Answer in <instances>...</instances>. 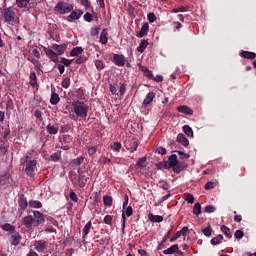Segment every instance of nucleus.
I'll use <instances>...</instances> for the list:
<instances>
[{"instance_id":"c756f323","label":"nucleus","mask_w":256,"mask_h":256,"mask_svg":"<svg viewBox=\"0 0 256 256\" xmlns=\"http://www.w3.org/2000/svg\"><path fill=\"white\" fill-rule=\"evenodd\" d=\"M44 51H45L47 57H49L50 59H55V57H57L55 55V50H53V46H51V48L45 49Z\"/></svg>"},{"instance_id":"338daca9","label":"nucleus","mask_w":256,"mask_h":256,"mask_svg":"<svg viewBox=\"0 0 256 256\" xmlns=\"http://www.w3.org/2000/svg\"><path fill=\"white\" fill-rule=\"evenodd\" d=\"M157 153H159V155H165V153H167V150L163 147H159L157 148Z\"/></svg>"},{"instance_id":"603ef678","label":"nucleus","mask_w":256,"mask_h":256,"mask_svg":"<svg viewBox=\"0 0 256 256\" xmlns=\"http://www.w3.org/2000/svg\"><path fill=\"white\" fill-rule=\"evenodd\" d=\"M60 62L62 63V65L69 67V65H71V63H73V60H69L67 58H62Z\"/></svg>"},{"instance_id":"cd10ccee","label":"nucleus","mask_w":256,"mask_h":256,"mask_svg":"<svg viewBox=\"0 0 256 256\" xmlns=\"http://www.w3.org/2000/svg\"><path fill=\"white\" fill-rule=\"evenodd\" d=\"M147 45H149V42H147V40H142L139 47L137 48L139 53H143L145 49H147Z\"/></svg>"},{"instance_id":"9d476101","label":"nucleus","mask_w":256,"mask_h":256,"mask_svg":"<svg viewBox=\"0 0 256 256\" xmlns=\"http://www.w3.org/2000/svg\"><path fill=\"white\" fill-rule=\"evenodd\" d=\"M32 247H34V249L36 251H38L39 253L43 252L44 250L47 249V243L46 242H43V241H35L33 244H32Z\"/></svg>"},{"instance_id":"ddd939ff","label":"nucleus","mask_w":256,"mask_h":256,"mask_svg":"<svg viewBox=\"0 0 256 256\" xmlns=\"http://www.w3.org/2000/svg\"><path fill=\"white\" fill-rule=\"evenodd\" d=\"M114 61L115 65H118V67H123L125 65V57L123 55L115 54Z\"/></svg>"},{"instance_id":"58836bf2","label":"nucleus","mask_w":256,"mask_h":256,"mask_svg":"<svg viewBox=\"0 0 256 256\" xmlns=\"http://www.w3.org/2000/svg\"><path fill=\"white\" fill-rule=\"evenodd\" d=\"M147 161L146 157H142L140 158L137 163H136V167H139L140 169L145 167V162Z\"/></svg>"},{"instance_id":"864d4df0","label":"nucleus","mask_w":256,"mask_h":256,"mask_svg":"<svg viewBox=\"0 0 256 256\" xmlns=\"http://www.w3.org/2000/svg\"><path fill=\"white\" fill-rule=\"evenodd\" d=\"M202 233H204L206 237H211V227H206L202 229Z\"/></svg>"},{"instance_id":"473e14b6","label":"nucleus","mask_w":256,"mask_h":256,"mask_svg":"<svg viewBox=\"0 0 256 256\" xmlns=\"http://www.w3.org/2000/svg\"><path fill=\"white\" fill-rule=\"evenodd\" d=\"M223 241V235H217L211 239V245H219Z\"/></svg>"},{"instance_id":"9b49d317","label":"nucleus","mask_w":256,"mask_h":256,"mask_svg":"<svg viewBox=\"0 0 256 256\" xmlns=\"http://www.w3.org/2000/svg\"><path fill=\"white\" fill-rule=\"evenodd\" d=\"M46 131H47V133H49V135H57V133H59V125H57V124H54V125L49 124L46 127Z\"/></svg>"},{"instance_id":"7ed1b4c3","label":"nucleus","mask_w":256,"mask_h":256,"mask_svg":"<svg viewBox=\"0 0 256 256\" xmlns=\"http://www.w3.org/2000/svg\"><path fill=\"white\" fill-rule=\"evenodd\" d=\"M22 225L28 230L33 231L35 229V222L32 215H27L22 218Z\"/></svg>"},{"instance_id":"e2e57ef3","label":"nucleus","mask_w":256,"mask_h":256,"mask_svg":"<svg viewBox=\"0 0 256 256\" xmlns=\"http://www.w3.org/2000/svg\"><path fill=\"white\" fill-rule=\"evenodd\" d=\"M81 5H83L85 9H89V7H91V3H89V0H81Z\"/></svg>"},{"instance_id":"4468645a","label":"nucleus","mask_w":256,"mask_h":256,"mask_svg":"<svg viewBox=\"0 0 256 256\" xmlns=\"http://www.w3.org/2000/svg\"><path fill=\"white\" fill-rule=\"evenodd\" d=\"M176 141L177 143H181L183 147H189V140L183 134H178Z\"/></svg>"},{"instance_id":"bf43d9fd","label":"nucleus","mask_w":256,"mask_h":256,"mask_svg":"<svg viewBox=\"0 0 256 256\" xmlns=\"http://www.w3.org/2000/svg\"><path fill=\"white\" fill-rule=\"evenodd\" d=\"M84 19L85 21H88V23H91L92 19H93V15H91V13L87 12L85 15H84Z\"/></svg>"},{"instance_id":"a878e982","label":"nucleus","mask_w":256,"mask_h":256,"mask_svg":"<svg viewBox=\"0 0 256 256\" xmlns=\"http://www.w3.org/2000/svg\"><path fill=\"white\" fill-rule=\"evenodd\" d=\"M103 203L106 207H111V205H113V197L103 196Z\"/></svg>"},{"instance_id":"052dcab7","label":"nucleus","mask_w":256,"mask_h":256,"mask_svg":"<svg viewBox=\"0 0 256 256\" xmlns=\"http://www.w3.org/2000/svg\"><path fill=\"white\" fill-rule=\"evenodd\" d=\"M180 237H181V232H176V234H174L173 237L170 238V242L173 243V241H177V239Z\"/></svg>"},{"instance_id":"3c124183","label":"nucleus","mask_w":256,"mask_h":256,"mask_svg":"<svg viewBox=\"0 0 256 256\" xmlns=\"http://www.w3.org/2000/svg\"><path fill=\"white\" fill-rule=\"evenodd\" d=\"M186 201L187 203L193 204L195 202V197H193V194H186Z\"/></svg>"},{"instance_id":"6e6552de","label":"nucleus","mask_w":256,"mask_h":256,"mask_svg":"<svg viewBox=\"0 0 256 256\" xmlns=\"http://www.w3.org/2000/svg\"><path fill=\"white\" fill-rule=\"evenodd\" d=\"M52 49L54 51L55 56L57 57L59 55H63V53L67 51V44H61V45L53 44Z\"/></svg>"},{"instance_id":"aec40b11","label":"nucleus","mask_w":256,"mask_h":256,"mask_svg":"<svg viewBox=\"0 0 256 256\" xmlns=\"http://www.w3.org/2000/svg\"><path fill=\"white\" fill-rule=\"evenodd\" d=\"M155 99L154 92H150L147 94L146 98L143 101V105H150V103H153V100Z\"/></svg>"},{"instance_id":"de8ad7c7","label":"nucleus","mask_w":256,"mask_h":256,"mask_svg":"<svg viewBox=\"0 0 256 256\" xmlns=\"http://www.w3.org/2000/svg\"><path fill=\"white\" fill-rule=\"evenodd\" d=\"M69 85H71V80L69 78H65L62 81V87H64V89H68Z\"/></svg>"},{"instance_id":"0eeeda50","label":"nucleus","mask_w":256,"mask_h":256,"mask_svg":"<svg viewBox=\"0 0 256 256\" xmlns=\"http://www.w3.org/2000/svg\"><path fill=\"white\" fill-rule=\"evenodd\" d=\"M32 217L34 219V225L36 227H39V225H43V223H45V216L39 211H34Z\"/></svg>"},{"instance_id":"37998d69","label":"nucleus","mask_w":256,"mask_h":256,"mask_svg":"<svg viewBox=\"0 0 256 256\" xmlns=\"http://www.w3.org/2000/svg\"><path fill=\"white\" fill-rule=\"evenodd\" d=\"M121 143L119 142H115L113 145H111V149H113V151H121Z\"/></svg>"},{"instance_id":"5fc2aeb1","label":"nucleus","mask_w":256,"mask_h":256,"mask_svg":"<svg viewBox=\"0 0 256 256\" xmlns=\"http://www.w3.org/2000/svg\"><path fill=\"white\" fill-rule=\"evenodd\" d=\"M51 159H52V161H59V159H61V153L56 152V153L52 154Z\"/></svg>"},{"instance_id":"4d7b16f0","label":"nucleus","mask_w":256,"mask_h":256,"mask_svg":"<svg viewBox=\"0 0 256 256\" xmlns=\"http://www.w3.org/2000/svg\"><path fill=\"white\" fill-rule=\"evenodd\" d=\"M234 235L236 239H243V236L245 235V233H243V231L241 230H237Z\"/></svg>"},{"instance_id":"a18cd8bd","label":"nucleus","mask_w":256,"mask_h":256,"mask_svg":"<svg viewBox=\"0 0 256 256\" xmlns=\"http://www.w3.org/2000/svg\"><path fill=\"white\" fill-rule=\"evenodd\" d=\"M112 222H113V216H111V215H106V216L104 217V223H105L106 225H111Z\"/></svg>"},{"instance_id":"49530a36","label":"nucleus","mask_w":256,"mask_h":256,"mask_svg":"<svg viewBox=\"0 0 256 256\" xmlns=\"http://www.w3.org/2000/svg\"><path fill=\"white\" fill-rule=\"evenodd\" d=\"M142 71H144L146 77H148L149 79H153V72H151V70H149L148 68H144L142 69Z\"/></svg>"},{"instance_id":"f8f14e48","label":"nucleus","mask_w":256,"mask_h":256,"mask_svg":"<svg viewBox=\"0 0 256 256\" xmlns=\"http://www.w3.org/2000/svg\"><path fill=\"white\" fill-rule=\"evenodd\" d=\"M177 111H179V113H184V115H193V110L187 105L179 106Z\"/></svg>"},{"instance_id":"412c9836","label":"nucleus","mask_w":256,"mask_h":256,"mask_svg":"<svg viewBox=\"0 0 256 256\" xmlns=\"http://www.w3.org/2000/svg\"><path fill=\"white\" fill-rule=\"evenodd\" d=\"M30 2L31 0H16V6L19 9H27V5H29Z\"/></svg>"},{"instance_id":"bb28decb","label":"nucleus","mask_w":256,"mask_h":256,"mask_svg":"<svg viewBox=\"0 0 256 256\" xmlns=\"http://www.w3.org/2000/svg\"><path fill=\"white\" fill-rule=\"evenodd\" d=\"M107 30H103L100 34V43H102V45H106L108 38H107Z\"/></svg>"},{"instance_id":"423d86ee","label":"nucleus","mask_w":256,"mask_h":256,"mask_svg":"<svg viewBox=\"0 0 256 256\" xmlns=\"http://www.w3.org/2000/svg\"><path fill=\"white\" fill-rule=\"evenodd\" d=\"M4 19L6 23H13L15 21V10L13 8H6L4 10Z\"/></svg>"},{"instance_id":"f03ea898","label":"nucleus","mask_w":256,"mask_h":256,"mask_svg":"<svg viewBox=\"0 0 256 256\" xmlns=\"http://www.w3.org/2000/svg\"><path fill=\"white\" fill-rule=\"evenodd\" d=\"M54 10L60 15H65V13H71L73 11V5L65 2L58 3Z\"/></svg>"},{"instance_id":"79ce46f5","label":"nucleus","mask_w":256,"mask_h":256,"mask_svg":"<svg viewBox=\"0 0 256 256\" xmlns=\"http://www.w3.org/2000/svg\"><path fill=\"white\" fill-rule=\"evenodd\" d=\"M100 30L101 29L99 27H94V28L91 29L90 35L92 37H97V35H99Z\"/></svg>"},{"instance_id":"c9c22d12","label":"nucleus","mask_w":256,"mask_h":256,"mask_svg":"<svg viewBox=\"0 0 256 256\" xmlns=\"http://www.w3.org/2000/svg\"><path fill=\"white\" fill-rule=\"evenodd\" d=\"M193 215H201V204L199 202H197L193 207Z\"/></svg>"},{"instance_id":"ea45409f","label":"nucleus","mask_w":256,"mask_h":256,"mask_svg":"<svg viewBox=\"0 0 256 256\" xmlns=\"http://www.w3.org/2000/svg\"><path fill=\"white\" fill-rule=\"evenodd\" d=\"M215 187H217V182H207L205 184V189L209 190V189H215Z\"/></svg>"},{"instance_id":"7c9ffc66","label":"nucleus","mask_w":256,"mask_h":256,"mask_svg":"<svg viewBox=\"0 0 256 256\" xmlns=\"http://www.w3.org/2000/svg\"><path fill=\"white\" fill-rule=\"evenodd\" d=\"M178 161H177V155L172 154L169 157V167H175L177 165Z\"/></svg>"},{"instance_id":"f257e3e1","label":"nucleus","mask_w":256,"mask_h":256,"mask_svg":"<svg viewBox=\"0 0 256 256\" xmlns=\"http://www.w3.org/2000/svg\"><path fill=\"white\" fill-rule=\"evenodd\" d=\"M72 107L77 117H81L82 119H87V113L89 111V108L85 103L76 101L72 103Z\"/></svg>"},{"instance_id":"e433bc0d","label":"nucleus","mask_w":256,"mask_h":256,"mask_svg":"<svg viewBox=\"0 0 256 256\" xmlns=\"http://www.w3.org/2000/svg\"><path fill=\"white\" fill-rule=\"evenodd\" d=\"M221 231H222V233L223 234H225L226 235V237L228 238V239H231V230L227 227V226H225V225H223L222 227H221Z\"/></svg>"},{"instance_id":"680f3d73","label":"nucleus","mask_w":256,"mask_h":256,"mask_svg":"<svg viewBox=\"0 0 256 256\" xmlns=\"http://www.w3.org/2000/svg\"><path fill=\"white\" fill-rule=\"evenodd\" d=\"M119 94H120V97H123L125 95V84L120 85Z\"/></svg>"},{"instance_id":"f3484780","label":"nucleus","mask_w":256,"mask_h":256,"mask_svg":"<svg viewBox=\"0 0 256 256\" xmlns=\"http://www.w3.org/2000/svg\"><path fill=\"white\" fill-rule=\"evenodd\" d=\"M179 251V245L174 244L170 248L163 251L164 255H173V253H177Z\"/></svg>"},{"instance_id":"1a4fd4ad","label":"nucleus","mask_w":256,"mask_h":256,"mask_svg":"<svg viewBox=\"0 0 256 256\" xmlns=\"http://www.w3.org/2000/svg\"><path fill=\"white\" fill-rule=\"evenodd\" d=\"M9 241H10L11 245H17L18 243H20L21 235L19 234V232L15 231V230L13 232H11Z\"/></svg>"},{"instance_id":"2eb2a0df","label":"nucleus","mask_w":256,"mask_h":256,"mask_svg":"<svg viewBox=\"0 0 256 256\" xmlns=\"http://www.w3.org/2000/svg\"><path fill=\"white\" fill-rule=\"evenodd\" d=\"M81 15H83V11L81 10H75L68 16V21H73L81 18Z\"/></svg>"},{"instance_id":"69168bd1","label":"nucleus","mask_w":256,"mask_h":256,"mask_svg":"<svg viewBox=\"0 0 256 256\" xmlns=\"http://www.w3.org/2000/svg\"><path fill=\"white\" fill-rule=\"evenodd\" d=\"M152 80L156 81V83H161V81H163V76L161 75H157L156 77L153 76Z\"/></svg>"},{"instance_id":"4be33fe9","label":"nucleus","mask_w":256,"mask_h":256,"mask_svg":"<svg viewBox=\"0 0 256 256\" xmlns=\"http://www.w3.org/2000/svg\"><path fill=\"white\" fill-rule=\"evenodd\" d=\"M83 53V48L81 47H75L73 50L70 52L71 57H79Z\"/></svg>"},{"instance_id":"a19ab883","label":"nucleus","mask_w":256,"mask_h":256,"mask_svg":"<svg viewBox=\"0 0 256 256\" xmlns=\"http://www.w3.org/2000/svg\"><path fill=\"white\" fill-rule=\"evenodd\" d=\"M19 206L21 207V209L25 210L27 209V200L25 198H21L19 200Z\"/></svg>"},{"instance_id":"f704fd0d","label":"nucleus","mask_w":256,"mask_h":256,"mask_svg":"<svg viewBox=\"0 0 256 256\" xmlns=\"http://www.w3.org/2000/svg\"><path fill=\"white\" fill-rule=\"evenodd\" d=\"M30 85L32 87H37V75L35 74V72H32L30 74Z\"/></svg>"},{"instance_id":"c03bdc74","label":"nucleus","mask_w":256,"mask_h":256,"mask_svg":"<svg viewBox=\"0 0 256 256\" xmlns=\"http://www.w3.org/2000/svg\"><path fill=\"white\" fill-rule=\"evenodd\" d=\"M147 17L149 23H155V21H157V16H155L154 13H149Z\"/></svg>"},{"instance_id":"2f4dec72","label":"nucleus","mask_w":256,"mask_h":256,"mask_svg":"<svg viewBox=\"0 0 256 256\" xmlns=\"http://www.w3.org/2000/svg\"><path fill=\"white\" fill-rule=\"evenodd\" d=\"M183 132L185 135H187V137H193V129L189 127V125L183 126Z\"/></svg>"},{"instance_id":"72a5a7b5","label":"nucleus","mask_w":256,"mask_h":256,"mask_svg":"<svg viewBox=\"0 0 256 256\" xmlns=\"http://www.w3.org/2000/svg\"><path fill=\"white\" fill-rule=\"evenodd\" d=\"M93 226V224L91 223V221L87 222L86 225L83 228V233L84 236L89 235V233L91 232V227Z\"/></svg>"},{"instance_id":"6e6d98bb","label":"nucleus","mask_w":256,"mask_h":256,"mask_svg":"<svg viewBox=\"0 0 256 256\" xmlns=\"http://www.w3.org/2000/svg\"><path fill=\"white\" fill-rule=\"evenodd\" d=\"M31 55L36 57V59H40L41 57V53H39V50H37L36 48L32 49Z\"/></svg>"},{"instance_id":"20e7f679","label":"nucleus","mask_w":256,"mask_h":256,"mask_svg":"<svg viewBox=\"0 0 256 256\" xmlns=\"http://www.w3.org/2000/svg\"><path fill=\"white\" fill-rule=\"evenodd\" d=\"M125 145L130 153H134V151H137V147H139V142H137V139L135 138H128L125 141Z\"/></svg>"},{"instance_id":"774afa93","label":"nucleus","mask_w":256,"mask_h":256,"mask_svg":"<svg viewBox=\"0 0 256 256\" xmlns=\"http://www.w3.org/2000/svg\"><path fill=\"white\" fill-rule=\"evenodd\" d=\"M110 92L112 95H117V88L113 84H110Z\"/></svg>"},{"instance_id":"5701e85b","label":"nucleus","mask_w":256,"mask_h":256,"mask_svg":"<svg viewBox=\"0 0 256 256\" xmlns=\"http://www.w3.org/2000/svg\"><path fill=\"white\" fill-rule=\"evenodd\" d=\"M241 55L244 59H255L256 57V54L250 51H242Z\"/></svg>"},{"instance_id":"39448f33","label":"nucleus","mask_w":256,"mask_h":256,"mask_svg":"<svg viewBox=\"0 0 256 256\" xmlns=\"http://www.w3.org/2000/svg\"><path fill=\"white\" fill-rule=\"evenodd\" d=\"M35 169H37V160H30L25 168V173L29 177L35 175Z\"/></svg>"},{"instance_id":"dca6fc26","label":"nucleus","mask_w":256,"mask_h":256,"mask_svg":"<svg viewBox=\"0 0 256 256\" xmlns=\"http://www.w3.org/2000/svg\"><path fill=\"white\" fill-rule=\"evenodd\" d=\"M125 215H127V217H131L133 215V208L131 206H128L125 210V213L122 214V218H123V223H122V227L123 229H125V221H126V217Z\"/></svg>"},{"instance_id":"b1692460","label":"nucleus","mask_w":256,"mask_h":256,"mask_svg":"<svg viewBox=\"0 0 256 256\" xmlns=\"http://www.w3.org/2000/svg\"><path fill=\"white\" fill-rule=\"evenodd\" d=\"M83 161H84V158H83L82 156H80V157H78V158L72 160V161L70 162V165H71L72 167H79V165H81V163H83Z\"/></svg>"},{"instance_id":"8fccbe9b","label":"nucleus","mask_w":256,"mask_h":256,"mask_svg":"<svg viewBox=\"0 0 256 256\" xmlns=\"http://www.w3.org/2000/svg\"><path fill=\"white\" fill-rule=\"evenodd\" d=\"M205 213H215V206L208 205L204 209Z\"/></svg>"},{"instance_id":"6ab92c4d","label":"nucleus","mask_w":256,"mask_h":256,"mask_svg":"<svg viewBox=\"0 0 256 256\" xmlns=\"http://www.w3.org/2000/svg\"><path fill=\"white\" fill-rule=\"evenodd\" d=\"M148 219H149L152 223H161V222H163V216H161V215H153V214H150V215H148Z\"/></svg>"},{"instance_id":"4c0bfd02","label":"nucleus","mask_w":256,"mask_h":256,"mask_svg":"<svg viewBox=\"0 0 256 256\" xmlns=\"http://www.w3.org/2000/svg\"><path fill=\"white\" fill-rule=\"evenodd\" d=\"M2 229L4 231H9L10 233H13V231H15V227L11 224H4L2 225Z\"/></svg>"},{"instance_id":"393cba45","label":"nucleus","mask_w":256,"mask_h":256,"mask_svg":"<svg viewBox=\"0 0 256 256\" xmlns=\"http://www.w3.org/2000/svg\"><path fill=\"white\" fill-rule=\"evenodd\" d=\"M30 207H32V209H41L43 207V204H41L40 201L37 200H31L29 202Z\"/></svg>"},{"instance_id":"0e129e2a","label":"nucleus","mask_w":256,"mask_h":256,"mask_svg":"<svg viewBox=\"0 0 256 256\" xmlns=\"http://www.w3.org/2000/svg\"><path fill=\"white\" fill-rule=\"evenodd\" d=\"M70 199L72 200V201H74V203H77V201H78V197H77V194H75V192H71L70 193Z\"/></svg>"},{"instance_id":"a211bd4d","label":"nucleus","mask_w":256,"mask_h":256,"mask_svg":"<svg viewBox=\"0 0 256 256\" xmlns=\"http://www.w3.org/2000/svg\"><path fill=\"white\" fill-rule=\"evenodd\" d=\"M149 33V24L148 23H144L139 34L137 35V37H146V35Z\"/></svg>"},{"instance_id":"13d9d810","label":"nucleus","mask_w":256,"mask_h":256,"mask_svg":"<svg viewBox=\"0 0 256 256\" xmlns=\"http://www.w3.org/2000/svg\"><path fill=\"white\" fill-rule=\"evenodd\" d=\"M95 65H96L97 69H103L105 67V64H103V61H101V60H97L95 62Z\"/></svg>"},{"instance_id":"09e8293b","label":"nucleus","mask_w":256,"mask_h":256,"mask_svg":"<svg viewBox=\"0 0 256 256\" xmlns=\"http://www.w3.org/2000/svg\"><path fill=\"white\" fill-rule=\"evenodd\" d=\"M169 235H171V230L168 231L167 235L163 238V240H162V242L160 243L158 249H161V247H162L163 245H165V243H167V239H169Z\"/></svg>"},{"instance_id":"c85d7f7f","label":"nucleus","mask_w":256,"mask_h":256,"mask_svg":"<svg viewBox=\"0 0 256 256\" xmlns=\"http://www.w3.org/2000/svg\"><path fill=\"white\" fill-rule=\"evenodd\" d=\"M59 101H60L59 94L52 93L51 98H50L51 105H57V103H59Z\"/></svg>"}]
</instances>
